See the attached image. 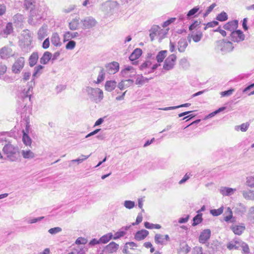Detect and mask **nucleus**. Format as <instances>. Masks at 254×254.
I'll list each match as a JSON object with an SVG mask.
<instances>
[{
    "label": "nucleus",
    "mask_w": 254,
    "mask_h": 254,
    "mask_svg": "<svg viewBox=\"0 0 254 254\" xmlns=\"http://www.w3.org/2000/svg\"><path fill=\"white\" fill-rule=\"evenodd\" d=\"M149 232L146 230H141L137 231L134 236V238L137 241H141L145 239L148 235Z\"/></svg>",
    "instance_id": "obj_29"
},
{
    "label": "nucleus",
    "mask_w": 254,
    "mask_h": 254,
    "mask_svg": "<svg viewBox=\"0 0 254 254\" xmlns=\"http://www.w3.org/2000/svg\"><path fill=\"white\" fill-rule=\"evenodd\" d=\"M158 29L159 26L158 25H153L149 30V37L151 41H153L155 38H158Z\"/></svg>",
    "instance_id": "obj_27"
},
{
    "label": "nucleus",
    "mask_w": 254,
    "mask_h": 254,
    "mask_svg": "<svg viewBox=\"0 0 254 254\" xmlns=\"http://www.w3.org/2000/svg\"><path fill=\"white\" fill-rule=\"evenodd\" d=\"M118 249L119 245L112 242L105 247L104 252L106 253L112 254L116 252Z\"/></svg>",
    "instance_id": "obj_20"
},
{
    "label": "nucleus",
    "mask_w": 254,
    "mask_h": 254,
    "mask_svg": "<svg viewBox=\"0 0 254 254\" xmlns=\"http://www.w3.org/2000/svg\"><path fill=\"white\" fill-rule=\"evenodd\" d=\"M211 236V231L209 229L203 230L200 234L198 241L200 243L205 244L209 239Z\"/></svg>",
    "instance_id": "obj_14"
},
{
    "label": "nucleus",
    "mask_w": 254,
    "mask_h": 254,
    "mask_svg": "<svg viewBox=\"0 0 254 254\" xmlns=\"http://www.w3.org/2000/svg\"><path fill=\"white\" fill-rule=\"evenodd\" d=\"M52 57V54L48 52H45L42 57L40 58V62L42 64H47L49 61L51 59Z\"/></svg>",
    "instance_id": "obj_31"
},
{
    "label": "nucleus",
    "mask_w": 254,
    "mask_h": 254,
    "mask_svg": "<svg viewBox=\"0 0 254 254\" xmlns=\"http://www.w3.org/2000/svg\"><path fill=\"white\" fill-rule=\"evenodd\" d=\"M216 19L219 21H224L228 19V15L225 12L222 11L217 15Z\"/></svg>",
    "instance_id": "obj_51"
},
{
    "label": "nucleus",
    "mask_w": 254,
    "mask_h": 254,
    "mask_svg": "<svg viewBox=\"0 0 254 254\" xmlns=\"http://www.w3.org/2000/svg\"><path fill=\"white\" fill-rule=\"evenodd\" d=\"M78 36V33L77 32H71L69 31L66 32L64 34L63 42L64 43L67 41L71 40V39L74 38Z\"/></svg>",
    "instance_id": "obj_33"
},
{
    "label": "nucleus",
    "mask_w": 254,
    "mask_h": 254,
    "mask_svg": "<svg viewBox=\"0 0 254 254\" xmlns=\"http://www.w3.org/2000/svg\"><path fill=\"white\" fill-rule=\"evenodd\" d=\"M124 206L127 209H130L135 206V202L131 200H125L124 202Z\"/></svg>",
    "instance_id": "obj_55"
},
{
    "label": "nucleus",
    "mask_w": 254,
    "mask_h": 254,
    "mask_svg": "<svg viewBox=\"0 0 254 254\" xmlns=\"http://www.w3.org/2000/svg\"><path fill=\"white\" fill-rule=\"evenodd\" d=\"M243 195L246 199L254 200V190H249L244 191L243 192Z\"/></svg>",
    "instance_id": "obj_42"
},
{
    "label": "nucleus",
    "mask_w": 254,
    "mask_h": 254,
    "mask_svg": "<svg viewBox=\"0 0 254 254\" xmlns=\"http://www.w3.org/2000/svg\"><path fill=\"white\" fill-rule=\"evenodd\" d=\"M158 39L159 42H161V40L164 39L166 34H167V30L162 29L160 27H159V29H158Z\"/></svg>",
    "instance_id": "obj_46"
},
{
    "label": "nucleus",
    "mask_w": 254,
    "mask_h": 254,
    "mask_svg": "<svg viewBox=\"0 0 254 254\" xmlns=\"http://www.w3.org/2000/svg\"><path fill=\"white\" fill-rule=\"evenodd\" d=\"M248 218L251 221H254V206L250 208L248 213Z\"/></svg>",
    "instance_id": "obj_63"
},
{
    "label": "nucleus",
    "mask_w": 254,
    "mask_h": 254,
    "mask_svg": "<svg viewBox=\"0 0 254 254\" xmlns=\"http://www.w3.org/2000/svg\"><path fill=\"white\" fill-rule=\"evenodd\" d=\"M25 64V59L22 57L18 58L15 60L11 67L12 72L15 74H19Z\"/></svg>",
    "instance_id": "obj_7"
},
{
    "label": "nucleus",
    "mask_w": 254,
    "mask_h": 254,
    "mask_svg": "<svg viewBox=\"0 0 254 254\" xmlns=\"http://www.w3.org/2000/svg\"><path fill=\"white\" fill-rule=\"evenodd\" d=\"M231 230L235 234L240 235L245 230V226L244 225H234L231 227Z\"/></svg>",
    "instance_id": "obj_35"
},
{
    "label": "nucleus",
    "mask_w": 254,
    "mask_h": 254,
    "mask_svg": "<svg viewBox=\"0 0 254 254\" xmlns=\"http://www.w3.org/2000/svg\"><path fill=\"white\" fill-rule=\"evenodd\" d=\"M33 93L32 83L28 85L27 89L25 88L20 93L18 96V103L19 108H22L24 111L29 110V104L31 103V98Z\"/></svg>",
    "instance_id": "obj_3"
},
{
    "label": "nucleus",
    "mask_w": 254,
    "mask_h": 254,
    "mask_svg": "<svg viewBox=\"0 0 254 254\" xmlns=\"http://www.w3.org/2000/svg\"><path fill=\"white\" fill-rule=\"evenodd\" d=\"M85 250L83 246H77L68 254H84Z\"/></svg>",
    "instance_id": "obj_41"
},
{
    "label": "nucleus",
    "mask_w": 254,
    "mask_h": 254,
    "mask_svg": "<svg viewBox=\"0 0 254 254\" xmlns=\"http://www.w3.org/2000/svg\"><path fill=\"white\" fill-rule=\"evenodd\" d=\"M220 193L225 196H230L234 193V192L236 190L235 189H232L230 188L222 187L220 188Z\"/></svg>",
    "instance_id": "obj_26"
},
{
    "label": "nucleus",
    "mask_w": 254,
    "mask_h": 254,
    "mask_svg": "<svg viewBox=\"0 0 254 254\" xmlns=\"http://www.w3.org/2000/svg\"><path fill=\"white\" fill-rule=\"evenodd\" d=\"M51 41L52 45L56 47H60L62 45L60 36L57 32L52 33L51 37Z\"/></svg>",
    "instance_id": "obj_21"
},
{
    "label": "nucleus",
    "mask_w": 254,
    "mask_h": 254,
    "mask_svg": "<svg viewBox=\"0 0 254 254\" xmlns=\"http://www.w3.org/2000/svg\"><path fill=\"white\" fill-rule=\"evenodd\" d=\"M106 67L109 74H115L119 70V64L116 62H113L107 64Z\"/></svg>",
    "instance_id": "obj_16"
},
{
    "label": "nucleus",
    "mask_w": 254,
    "mask_h": 254,
    "mask_svg": "<svg viewBox=\"0 0 254 254\" xmlns=\"http://www.w3.org/2000/svg\"><path fill=\"white\" fill-rule=\"evenodd\" d=\"M21 155L25 159H31L35 157V154L30 150H22Z\"/></svg>",
    "instance_id": "obj_37"
},
{
    "label": "nucleus",
    "mask_w": 254,
    "mask_h": 254,
    "mask_svg": "<svg viewBox=\"0 0 254 254\" xmlns=\"http://www.w3.org/2000/svg\"><path fill=\"white\" fill-rule=\"evenodd\" d=\"M62 230V229L61 227H57L50 229L48 230V232L52 235H55L61 232Z\"/></svg>",
    "instance_id": "obj_59"
},
{
    "label": "nucleus",
    "mask_w": 254,
    "mask_h": 254,
    "mask_svg": "<svg viewBox=\"0 0 254 254\" xmlns=\"http://www.w3.org/2000/svg\"><path fill=\"white\" fill-rule=\"evenodd\" d=\"M177 57L175 54H171L165 60L163 69L168 71L172 69L175 64Z\"/></svg>",
    "instance_id": "obj_8"
},
{
    "label": "nucleus",
    "mask_w": 254,
    "mask_h": 254,
    "mask_svg": "<svg viewBox=\"0 0 254 254\" xmlns=\"http://www.w3.org/2000/svg\"><path fill=\"white\" fill-rule=\"evenodd\" d=\"M223 206H221L217 209H211L210 211V214L214 216H217L221 215L223 212Z\"/></svg>",
    "instance_id": "obj_52"
},
{
    "label": "nucleus",
    "mask_w": 254,
    "mask_h": 254,
    "mask_svg": "<svg viewBox=\"0 0 254 254\" xmlns=\"http://www.w3.org/2000/svg\"><path fill=\"white\" fill-rule=\"evenodd\" d=\"M29 127L26 125L25 130H23L22 141L23 143L26 146H31L32 143V139L28 135Z\"/></svg>",
    "instance_id": "obj_18"
},
{
    "label": "nucleus",
    "mask_w": 254,
    "mask_h": 254,
    "mask_svg": "<svg viewBox=\"0 0 254 254\" xmlns=\"http://www.w3.org/2000/svg\"><path fill=\"white\" fill-rule=\"evenodd\" d=\"M105 72L104 69L102 68L100 70L97 79V83H100L105 79Z\"/></svg>",
    "instance_id": "obj_49"
},
{
    "label": "nucleus",
    "mask_w": 254,
    "mask_h": 254,
    "mask_svg": "<svg viewBox=\"0 0 254 254\" xmlns=\"http://www.w3.org/2000/svg\"><path fill=\"white\" fill-rule=\"evenodd\" d=\"M38 58V55L37 52H34L31 54L29 59V65L31 67L34 66L36 64Z\"/></svg>",
    "instance_id": "obj_36"
},
{
    "label": "nucleus",
    "mask_w": 254,
    "mask_h": 254,
    "mask_svg": "<svg viewBox=\"0 0 254 254\" xmlns=\"http://www.w3.org/2000/svg\"><path fill=\"white\" fill-rule=\"evenodd\" d=\"M233 49L232 43L226 40H220L215 42V50L217 52H220L222 54L230 52Z\"/></svg>",
    "instance_id": "obj_4"
},
{
    "label": "nucleus",
    "mask_w": 254,
    "mask_h": 254,
    "mask_svg": "<svg viewBox=\"0 0 254 254\" xmlns=\"http://www.w3.org/2000/svg\"><path fill=\"white\" fill-rule=\"evenodd\" d=\"M13 56L12 49L8 46H4L0 49V58L1 59L6 60Z\"/></svg>",
    "instance_id": "obj_11"
},
{
    "label": "nucleus",
    "mask_w": 254,
    "mask_h": 254,
    "mask_svg": "<svg viewBox=\"0 0 254 254\" xmlns=\"http://www.w3.org/2000/svg\"><path fill=\"white\" fill-rule=\"evenodd\" d=\"M249 124H247V123L245 124V123H244V124H242L240 126H236L235 127V129L236 130H238L239 128H240L242 131H246L248 129V128L249 127Z\"/></svg>",
    "instance_id": "obj_62"
},
{
    "label": "nucleus",
    "mask_w": 254,
    "mask_h": 254,
    "mask_svg": "<svg viewBox=\"0 0 254 254\" xmlns=\"http://www.w3.org/2000/svg\"><path fill=\"white\" fill-rule=\"evenodd\" d=\"M13 31L12 24L11 22L6 24L4 29L0 26V32H1V37L6 38L8 35L11 34Z\"/></svg>",
    "instance_id": "obj_17"
},
{
    "label": "nucleus",
    "mask_w": 254,
    "mask_h": 254,
    "mask_svg": "<svg viewBox=\"0 0 254 254\" xmlns=\"http://www.w3.org/2000/svg\"><path fill=\"white\" fill-rule=\"evenodd\" d=\"M122 76L125 78L132 77L135 75L136 72L135 69L131 66H126L122 71Z\"/></svg>",
    "instance_id": "obj_12"
},
{
    "label": "nucleus",
    "mask_w": 254,
    "mask_h": 254,
    "mask_svg": "<svg viewBox=\"0 0 254 254\" xmlns=\"http://www.w3.org/2000/svg\"><path fill=\"white\" fill-rule=\"evenodd\" d=\"M36 0H24V5L26 9L30 10L28 23L31 25H36L42 17L39 8L35 7Z\"/></svg>",
    "instance_id": "obj_2"
},
{
    "label": "nucleus",
    "mask_w": 254,
    "mask_h": 254,
    "mask_svg": "<svg viewBox=\"0 0 254 254\" xmlns=\"http://www.w3.org/2000/svg\"><path fill=\"white\" fill-rule=\"evenodd\" d=\"M243 242L240 239L236 238L229 242L227 245V247L230 250L233 249L238 250L241 248Z\"/></svg>",
    "instance_id": "obj_15"
},
{
    "label": "nucleus",
    "mask_w": 254,
    "mask_h": 254,
    "mask_svg": "<svg viewBox=\"0 0 254 254\" xmlns=\"http://www.w3.org/2000/svg\"><path fill=\"white\" fill-rule=\"evenodd\" d=\"M170 240V238L168 235H163L160 234H157L155 235L154 241L157 244L161 245H166Z\"/></svg>",
    "instance_id": "obj_13"
},
{
    "label": "nucleus",
    "mask_w": 254,
    "mask_h": 254,
    "mask_svg": "<svg viewBox=\"0 0 254 254\" xmlns=\"http://www.w3.org/2000/svg\"><path fill=\"white\" fill-rule=\"evenodd\" d=\"M144 226L146 228L149 229H159L161 227V226L159 224H154L152 223H150L148 222H145L144 223Z\"/></svg>",
    "instance_id": "obj_50"
},
{
    "label": "nucleus",
    "mask_w": 254,
    "mask_h": 254,
    "mask_svg": "<svg viewBox=\"0 0 254 254\" xmlns=\"http://www.w3.org/2000/svg\"><path fill=\"white\" fill-rule=\"evenodd\" d=\"M148 79L142 75H138L136 79L135 83L137 85H142L145 82H147Z\"/></svg>",
    "instance_id": "obj_53"
},
{
    "label": "nucleus",
    "mask_w": 254,
    "mask_h": 254,
    "mask_svg": "<svg viewBox=\"0 0 254 254\" xmlns=\"http://www.w3.org/2000/svg\"><path fill=\"white\" fill-rule=\"evenodd\" d=\"M167 51L163 50L159 52L156 56V60L158 63H161L163 61L166 57Z\"/></svg>",
    "instance_id": "obj_45"
},
{
    "label": "nucleus",
    "mask_w": 254,
    "mask_h": 254,
    "mask_svg": "<svg viewBox=\"0 0 254 254\" xmlns=\"http://www.w3.org/2000/svg\"><path fill=\"white\" fill-rule=\"evenodd\" d=\"M241 248H242V252L243 254H249L250 249L248 244L243 242Z\"/></svg>",
    "instance_id": "obj_56"
},
{
    "label": "nucleus",
    "mask_w": 254,
    "mask_h": 254,
    "mask_svg": "<svg viewBox=\"0 0 254 254\" xmlns=\"http://www.w3.org/2000/svg\"><path fill=\"white\" fill-rule=\"evenodd\" d=\"M133 83V80L130 79L122 80L119 83L118 87L121 90H124L130 86Z\"/></svg>",
    "instance_id": "obj_34"
},
{
    "label": "nucleus",
    "mask_w": 254,
    "mask_h": 254,
    "mask_svg": "<svg viewBox=\"0 0 254 254\" xmlns=\"http://www.w3.org/2000/svg\"><path fill=\"white\" fill-rule=\"evenodd\" d=\"M247 184L248 186L254 188V176H252L247 178Z\"/></svg>",
    "instance_id": "obj_60"
},
{
    "label": "nucleus",
    "mask_w": 254,
    "mask_h": 254,
    "mask_svg": "<svg viewBox=\"0 0 254 254\" xmlns=\"http://www.w3.org/2000/svg\"><path fill=\"white\" fill-rule=\"evenodd\" d=\"M202 36V33L201 31H198L195 33H192L191 35V38L194 42L196 43L199 42L201 40Z\"/></svg>",
    "instance_id": "obj_44"
},
{
    "label": "nucleus",
    "mask_w": 254,
    "mask_h": 254,
    "mask_svg": "<svg viewBox=\"0 0 254 254\" xmlns=\"http://www.w3.org/2000/svg\"><path fill=\"white\" fill-rule=\"evenodd\" d=\"M87 240L84 238L83 237H79L78 238L76 241H75V244H77L78 246L79 245H85L87 243Z\"/></svg>",
    "instance_id": "obj_61"
},
{
    "label": "nucleus",
    "mask_w": 254,
    "mask_h": 254,
    "mask_svg": "<svg viewBox=\"0 0 254 254\" xmlns=\"http://www.w3.org/2000/svg\"><path fill=\"white\" fill-rule=\"evenodd\" d=\"M86 92L90 98L96 103L100 102L103 98V92L98 88H93L87 87Z\"/></svg>",
    "instance_id": "obj_5"
},
{
    "label": "nucleus",
    "mask_w": 254,
    "mask_h": 254,
    "mask_svg": "<svg viewBox=\"0 0 254 254\" xmlns=\"http://www.w3.org/2000/svg\"><path fill=\"white\" fill-rule=\"evenodd\" d=\"M225 216L224 217V220L228 222L231 221L233 222L235 221V219L233 217L232 211L230 207H227L226 211L225 212Z\"/></svg>",
    "instance_id": "obj_30"
},
{
    "label": "nucleus",
    "mask_w": 254,
    "mask_h": 254,
    "mask_svg": "<svg viewBox=\"0 0 254 254\" xmlns=\"http://www.w3.org/2000/svg\"><path fill=\"white\" fill-rule=\"evenodd\" d=\"M192 254H207L206 253H203L202 248L200 247H195L194 248Z\"/></svg>",
    "instance_id": "obj_64"
},
{
    "label": "nucleus",
    "mask_w": 254,
    "mask_h": 254,
    "mask_svg": "<svg viewBox=\"0 0 254 254\" xmlns=\"http://www.w3.org/2000/svg\"><path fill=\"white\" fill-rule=\"evenodd\" d=\"M199 7L195 6L189 10L187 15L188 18H190V17L196 14V13L199 10Z\"/></svg>",
    "instance_id": "obj_57"
},
{
    "label": "nucleus",
    "mask_w": 254,
    "mask_h": 254,
    "mask_svg": "<svg viewBox=\"0 0 254 254\" xmlns=\"http://www.w3.org/2000/svg\"><path fill=\"white\" fill-rule=\"evenodd\" d=\"M48 35V26L43 25L38 30L37 32L38 39L40 40H43Z\"/></svg>",
    "instance_id": "obj_22"
},
{
    "label": "nucleus",
    "mask_w": 254,
    "mask_h": 254,
    "mask_svg": "<svg viewBox=\"0 0 254 254\" xmlns=\"http://www.w3.org/2000/svg\"><path fill=\"white\" fill-rule=\"evenodd\" d=\"M238 26V21L237 20H234L228 22L223 26L224 29L226 30H229L230 31H234L235 30Z\"/></svg>",
    "instance_id": "obj_23"
},
{
    "label": "nucleus",
    "mask_w": 254,
    "mask_h": 254,
    "mask_svg": "<svg viewBox=\"0 0 254 254\" xmlns=\"http://www.w3.org/2000/svg\"><path fill=\"white\" fill-rule=\"evenodd\" d=\"M202 221V214H197L193 218V222L192 225L195 226L200 223Z\"/></svg>",
    "instance_id": "obj_47"
},
{
    "label": "nucleus",
    "mask_w": 254,
    "mask_h": 254,
    "mask_svg": "<svg viewBox=\"0 0 254 254\" xmlns=\"http://www.w3.org/2000/svg\"><path fill=\"white\" fill-rule=\"evenodd\" d=\"M9 136V133L7 132H2L0 135V142L4 146L2 149L3 153L6 155L7 157L12 161H14L17 159L16 154L18 152V148L11 144L7 137Z\"/></svg>",
    "instance_id": "obj_1"
},
{
    "label": "nucleus",
    "mask_w": 254,
    "mask_h": 254,
    "mask_svg": "<svg viewBox=\"0 0 254 254\" xmlns=\"http://www.w3.org/2000/svg\"><path fill=\"white\" fill-rule=\"evenodd\" d=\"M142 53V50L139 48L135 49L131 54L129 57V59L130 61L134 62L132 64H137V62L135 61L141 55Z\"/></svg>",
    "instance_id": "obj_19"
},
{
    "label": "nucleus",
    "mask_w": 254,
    "mask_h": 254,
    "mask_svg": "<svg viewBox=\"0 0 254 254\" xmlns=\"http://www.w3.org/2000/svg\"><path fill=\"white\" fill-rule=\"evenodd\" d=\"M119 8V4L115 1H107L104 5V8L107 16H109L115 13Z\"/></svg>",
    "instance_id": "obj_6"
},
{
    "label": "nucleus",
    "mask_w": 254,
    "mask_h": 254,
    "mask_svg": "<svg viewBox=\"0 0 254 254\" xmlns=\"http://www.w3.org/2000/svg\"><path fill=\"white\" fill-rule=\"evenodd\" d=\"M44 68V66L43 65H39L38 66H36V67H35L34 68V71L33 73V80H34V78L36 76V75L38 74V73H40L41 72L40 71L43 69Z\"/></svg>",
    "instance_id": "obj_58"
},
{
    "label": "nucleus",
    "mask_w": 254,
    "mask_h": 254,
    "mask_svg": "<svg viewBox=\"0 0 254 254\" xmlns=\"http://www.w3.org/2000/svg\"><path fill=\"white\" fill-rule=\"evenodd\" d=\"M245 35L241 30H236L231 33V39L235 42H240L245 39Z\"/></svg>",
    "instance_id": "obj_10"
},
{
    "label": "nucleus",
    "mask_w": 254,
    "mask_h": 254,
    "mask_svg": "<svg viewBox=\"0 0 254 254\" xmlns=\"http://www.w3.org/2000/svg\"><path fill=\"white\" fill-rule=\"evenodd\" d=\"M113 235L112 233H109L102 236L100 239L101 244H106L112 239Z\"/></svg>",
    "instance_id": "obj_40"
},
{
    "label": "nucleus",
    "mask_w": 254,
    "mask_h": 254,
    "mask_svg": "<svg viewBox=\"0 0 254 254\" xmlns=\"http://www.w3.org/2000/svg\"><path fill=\"white\" fill-rule=\"evenodd\" d=\"M82 27L83 29H90L95 27L97 22L95 18L91 16H88L81 20Z\"/></svg>",
    "instance_id": "obj_9"
},
{
    "label": "nucleus",
    "mask_w": 254,
    "mask_h": 254,
    "mask_svg": "<svg viewBox=\"0 0 254 254\" xmlns=\"http://www.w3.org/2000/svg\"><path fill=\"white\" fill-rule=\"evenodd\" d=\"M190 251V248L185 242L180 243L178 252L179 254H187Z\"/></svg>",
    "instance_id": "obj_24"
},
{
    "label": "nucleus",
    "mask_w": 254,
    "mask_h": 254,
    "mask_svg": "<svg viewBox=\"0 0 254 254\" xmlns=\"http://www.w3.org/2000/svg\"><path fill=\"white\" fill-rule=\"evenodd\" d=\"M116 86V82L115 81H107L105 85V89L111 92L113 90Z\"/></svg>",
    "instance_id": "obj_39"
},
{
    "label": "nucleus",
    "mask_w": 254,
    "mask_h": 254,
    "mask_svg": "<svg viewBox=\"0 0 254 254\" xmlns=\"http://www.w3.org/2000/svg\"><path fill=\"white\" fill-rule=\"evenodd\" d=\"M188 46V43L186 39L181 38L178 42V50L181 53L184 52Z\"/></svg>",
    "instance_id": "obj_25"
},
{
    "label": "nucleus",
    "mask_w": 254,
    "mask_h": 254,
    "mask_svg": "<svg viewBox=\"0 0 254 254\" xmlns=\"http://www.w3.org/2000/svg\"><path fill=\"white\" fill-rule=\"evenodd\" d=\"M190 105L191 104L190 103H187L183 104L176 106H171V107H169L162 108H160L159 109L161 110H163V111H168V110H172L178 109V108H182V107H189L190 106Z\"/></svg>",
    "instance_id": "obj_43"
},
{
    "label": "nucleus",
    "mask_w": 254,
    "mask_h": 254,
    "mask_svg": "<svg viewBox=\"0 0 254 254\" xmlns=\"http://www.w3.org/2000/svg\"><path fill=\"white\" fill-rule=\"evenodd\" d=\"M130 225L122 227L119 231L117 232L114 235L113 239L116 240L123 237L126 231L130 228Z\"/></svg>",
    "instance_id": "obj_28"
},
{
    "label": "nucleus",
    "mask_w": 254,
    "mask_h": 254,
    "mask_svg": "<svg viewBox=\"0 0 254 254\" xmlns=\"http://www.w3.org/2000/svg\"><path fill=\"white\" fill-rule=\"evenodd\" d=\"M246 211V207L242 204L237 205L234 208V212L238 215H242Z\"/></svg>",
    "instance_id": "obj_38"
},
{
    "label": "nucleus",
    "mask_w": 254,
    "mask_h": 254,
    "mask_svg": "<svg viewBox=\"0 0 254 254\" xmlns=\"http://www.w3.org/2000/svg\"><path fill=\"white\" fill-rule=\"evenodd\" d=\"M13 20L16 26L20 27L23 24V16L21 14L17 13L13 17Z\"/></svg>",
    "instance_id": "obj_32"
},
{
    "label": "nucleus",
    "mask_w": 254,
    "mask_h": 254,
    "mask_svg": "<svg viewBox=\"0 0 254 254\" xmlns=\"http://www.w3.org/2000/svg\"><path fill=\"white\" fill-rule=\"evenodd\" d=\"M65 45V49L67 50H72L74 49L76 46V42L73 40H69Z\"/></svg>",
    "instance_id": "obj_54"
},
{
    "label": "nucleus",
    "mask_w": 254,
    "mask_h": 254,
    "mask_svg": "<svg viewBox=\"0 0 254 254\" xmlns=\"http://www.w3.org/2000/svg\"><path fill=\"white\" fill-rule=\"evenodd\" d=\"M78 24H79V20L76 18L73 19L69 23V29L71 30H76L78 27Z\"/></svg>",
    "instance_id": "obj_48"
}]
</instances>
